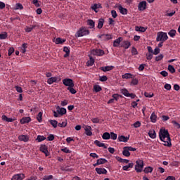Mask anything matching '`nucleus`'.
Wrapping results in <instances>:
<instances>
[{"instance_id": "8fccbe9b", "label": "nucleus", "mask_w": 180, "mask_h": 180, "mask_svg": "<svg viewBox=\"0 0 180 180\" xmlns=\"http://www.w3.org/2000/svg\"><path fill=\"white\" fill-rule=\"evenodd\" d=\"M99 81L101 82H106L108 81V77L106 76H100L99 77Z\"/></svg>"}, {"instance_id": "a211bd4d", "label": "nucleus", "mask_w": 180, "mask_h": 180, "mask_svg": "<svg viewBox=\"0 0 180 180\" xmlns=\"http://www.w3.org/2000/svg\"><path fill=\"white\" fill-rule=\"evenodd\" d=\"M129 137L128 136H123V135H120V136H118V140H119V141H120V142H123V143H127V141H129Z\"/></svg>"}, {"instance_id": "a878e982", "label": "nucleus", "mask_w": 180, "mask_h": 180, "mask_svg": "<svg viewBox=\"0 0 180 180\" xmlns=\"http://www.w3.org/2000/svg\"><path fill=\"white\" fill-rule=\"evenodd\" d=\"M122 78L123 79H130L133 78V75H131V73H125L122 75Z\"/></svg>"}, {"instance_id": "f8f14e48", "label": "nucleus", "mask_w": 180, "mask_h": 180, "mask_svg": "<svg viewBox=\"0 0 180 180\" xmlns=\"http://www.w3.org/2000/svg\"><path fill=\"white\" fill-rule=\"evenodd\" d=\"M84 130L86 136H92V127L91 126L85 125Z\"/></svg>"}, {"instance_id": "473e14b6", "label": "nucleus", "mask_w": 180, "mask_h": 180, "mask_svg": "<svg viewBox=\"0 0 180 180\" xmlns=\"http://www.w3.org/2000/svg\"><path fill=\"white\" fill-rule=\"evenodd\" d=\"M148 136L150 137V139H155V137H157V134H155V131L150 130L148 132Z\"/></svg>"}, {"instance_id": "0e129e2a", "label": "nucleus", "mask_w": 180, "mask_h": 180, "mask_svg": "<svg viewBox=\"0 0 180 180\" xmlns=\"http://www.w3.org/2000/svg\"><path fill=\"white\" fill-rule=\"evenodd\" d=\"M98 8H99V5H98V4H96L91 6V9H92L93 11H94V12H98V11H96V9H98Z\"/></svg>"}, {"instance_id": "39448f33", "label": "nucleus", "mask_w": 180, "mask_h": 180, "mask_svg": "<svg viewBox=\"0 0 180 180\" xmlns=\"http://www.w3.org/2000/svg\"><path fill=\"white\" fill-rule=\"evenodd\" d=\"M62 82L63 85H65V86H68V88H71L75 86L74 80H72V79L65 78L63 79Z\"/></svg>"}, {"instance_id": "ddd939ff", "label": "nucleus", "mask_w": 180, "mask_h": 180, "mask_svg": "<svg viewBox=\"0 0 180 180\" xmlns=\"http://www.w3.org/2000/svg\"><path fill=\"white\" fill-rule=\"evenodd\" d=\"M13 179L14 180H23L25 179V176L24 174H18L13 176Z\"/></svg>"}, {"instance_id": "6e6d98bb", "label": "nucleus", "mask_w": 180, "mask_h": 180, "mask_svg": "<svg viewBox=\"0 0 180 180\" xmlns=\"http://www.w3.org/2000/svg\"><path fill=\"white\" fill-rule=\"evenodd\" d=\"M162 58H164V55L160 54L155 57V61H161V60H162Z\"/></svg>"}, {"instance_id": "6e6552de", "label": "nucleus", "mask_w": 180, "mask_h": 180, "mask_svg": "<svg viewBox=\"0 0 180 180\" xmlns=\"http://www.w3.org/2000/svg\"><path fill=\"white\" fill-rule=\"evenodd\" d=\"M39 150L40 151H41V153L45 154L46 157H49V155H50V154L49 153L48 148L46 145H41L39 148Z\"/></svg>"}, {"instance_id": "864d4df0", "label": "nucleus", "mask_w": 180, "mask_h": 180, "mask_svg": "<svg viewBox=\"0 0 180 180\" xmlns=\"http://www.w3.org/2000/svg\"><path fill=\"white\" fill-rule=\"evenodd\" d=\"M53 179H54V176L53 175L44 176L43 178L44 180H51Z\"/></svg>"}, {"instance_id": "20e7f679", "label": "nucleus", "mask_w": 180, "mask_h": 180, "mask_svg": "<svg viewBox=\"0 0 180 180\" xmlns=\"http://www.w3.org/2000/svg\"><path fill=\"white\" fill-rule=\"evenodd\" d=\"M144 168V161L142 160H138L136 161V165H135V171L136 172H143V169Z\"/></svg>"}, {"instance_id": "c03bdc74", "label": "nucleus", "mask_w": 180, "mask_h": 180, "mask_svg": "<svg viewBox=\"0 0 180 180\" xmlns=\"http://www.w3.org/2000/svg\"><path fill=\"white\" fill-rule=\"evenodd\" d=\"M68 91H69V92H70V94H72V95H75L77 90L75 89L74 86L72 87H68L67 88Z\"/></svg>"}, {"instance_id": "5fc2aeb1", "label": "nucleus", "mask_w": 180, "mask_h": 180, "mask_svg": "<svg viewBox=\"0 0 180 180\" xmlns=\"http://www.w3.org/2000/svg\"><path fill=\"white\" fill-rule=\"evenodd\" d=\"M15 52V49L13 47H11L9 49H8V55L9 56H12V54H13V53Z\"/></svg>"}, {"instance_id": "4468645a", "label": "nucleus", "mask_w": 180, "mask_h": 180, "mask_svg": "<svg viewBox=\"0 0 180 180\" xmlns=\"http://www.w3.org/2000/svg\"><path fill=\"white\" fill-rule=\"evenodd\" d=\"M131 46V44L129 41H123L121 43V47H123L124 49H125V50H127V49H129V47H130Z\"/></svg>"}, {"instance_id": "bf43d9fd", "label": "nucleus", "mask_w": 180, "mask_h": 180, "mask_svg": "<svg viewBox=\"0 0 180 180\" xmlns=\"http://www.w3.org/2000/svg\"><path fill=\"white\" fill-rule=\"evenodd\" d=\"M15 89L17 91V92H19V94H22V92H23L22 87H20L19 86H15Z\"/></svg>"}, {"instance_id": "5701e85b", "label": "nucleus", "mask_w": 180, "mask_h": 180, "mask_svg": "<svg viewBox=\"0 0 180 180\" xmlns=\"http://www.w3.org/2000/svg\"><path fill=\"white\" fill-rule=\"evenodd\" d=\"M123 40V38L119 37L117 39H115L113 42L114 47H119V45L120 44V41Z\"/></svg>"}, {"instance_id": "423d86ee", "label": "nucleus", "mask_w": 180, "mask_h": 180, "mask_svg": "<svg viewBox=\"0 0 180 180\" xmlns=\"http://www.w3.org/2000/svg\"><path fill=\"white\" fill-rule=\"evenodd\" d=\"M91 54L93 56H98V57H102V56L105 55V51L102 50V49H93L91 51Z\"/></svg>"}, {"instance_id": "dca6fc26", "label": "nucleus", "mask_w": 180, "mask_h": 180, "mask_svg": "<svg viewBox=\"0 0 180 180\" xmlns=\"http://www.w3.org/2000/svg\"><path fill=\"white\" fill-rule=\"evenodd\" d=\"M30 122H32V118H30V117H24L20 120L21 124L30 123Z\"/></svg>"}, {"instance_id": "e433bc0d", "label": "nucleus", "mask_w": 180, "mask_h": 180, "mask_svg": "<svg viewBox=\"0 0 180 180\" xmlns=\"http://www.w3.org/2000/svg\"><path fill=\"white\" fill-rule=\"evenodd\" d=\"M94 91L95 92H101V91H102V87L100 85L95 84L94 86Z\"/></svg>"}, {"instance_id": "412c9836", "label": "nucleus", "mask_w": 180, "mask_h": 180, "mask_svg": "<svg viewBox=\"0 0 180 180\" xmlns=\"http://www.w3.org/2000/svg\"><path fill=\"white\" fill-rule=\"evenodd\" d=\"M94 144L97 146V147H103V148H108V147L105 146V143L99 141L98 140L94 141Z\"/></svg>"}, {"instance_id": "9d476101", "label": "nucleus", "mask_w": 180, "mask_h": 180, "mask_svg": "<svg viewBox=\"0 0 180 180\" xmlns=\"http://www.w3.org/2000/svg\"><path fill=\"white\" fill-rule=\"evenodd\" d=\"M57 112L58 113V115H60V116H64V115H65L67 113V109L64 108H60V106H58L56 108Z\"/></svg>"}, {"instance_id": "49530a36", "label": "nucleus", "mask_w": 180, "mask_h": 180, "mask_svg": "<svg viewBox=\"0 0 180 180\" xmlns=\"http://www.w3.org/2000/svg\"><path fill=\"white\" fill-rule=\"evenodd\" d=\"M167 69L171 74H174L175 72V68H174V66L172 65H169Z\"/></svg>"}, {"instance_id": "69168bd1", "label": "nucleus", "mask_w": 180, "mask_h": 180, "mask_svg": "<svg viewBox=\"0 0 180 180\" xmlns=\"http://www.w3.org/2000/svg\"><path fill=\"white\" fill-rule=\"evenodd\" d=\"M140 126H141V122H140L139 121H137L134 124V127H135V129H137V127H140Z\"/></svg>"}, {"instance_id": "f3484780", "label": "nucleus", "mask_w": 180, "mask_h": 180, "mask_svg": "<svg viewBox=\"0 0 180 180\" xmlns=\"http://www.w3.org/2000/svg\"><path fill=\"white\" fill-rule=\"evenodd\" d=\"M20 141H24V143H27L29 141V136L27 135H20L18 136Z\"/></svg>"}, {"instance_id": "393cba45", "label": "nucleus", "mask_w": 180, "mask_h": 180, "mask_svg": "<svg viewBox=\"0 0 180 180\" xmlns=\"http://www.w3.org/2000/svg\"><path fill=\"white\" fill-rule=\"evenodd\" d=\"M1 119L2 120H4L8 122H11V123H12V122H15V119L8 118L6 115H2Z\"/></svg>"}, {"instance_id": "f03ea898", "label": "nucleus", "mask_w": 180, "mask_h": 180, "mask_svg": "<svg viewBox=\"0 0 180 180\" xmlns=\"http://www.w3.org/2000/svg\"><path fill=\"white\" fill-rule=\"evenodd\" d=\"M167 40H168L167 32H159L157 33L156 41H167Z\"/></svg>"}, {"instance_id": "09e8293b", "label": "nucleus", "mask_w": 180, "mask_h": 180, "mask_svg": "<svg viewBox=\"0 0 180 180\" xmlns=\"http://www.w3.org/2000/svg\"><path fill=\"white\" fill-rule=\"evenodd\" d=\"M153 167H148L144 169L143 172H145V174H148L150 172H153Z\"/></svg>"}, {"instance_id": "3c124183", "label": "nucleus", "mask_w": 180, "mask_h": 180, "mask_svg": "<svg viewBox=\"0 0 180 180\" xmlns=\"http://www.w3.org/2000/svg\"><path fill=\"white\" fill-rule=\"evenodd\" d=\"M110 139H112V140H116L117 139V134H115L114 132H110Z\"/></svg>"}, {"instance_id": "7ed1b4c3", "label": "nucleus", "mask_w": 180, "mask_h": 180, "mask_svg": "<svg viewBox=\"0 0 180 180\" xmlns=\"http://www.w3.org/2000/svg\"><path fill=\"white\" fill-rule=\"evenodd\" d=\"M89 34V30H87L85 27H82L76 33V37H82Z\"/></svg>"}, {"instance_id": "6ab92c4d", "label": "nucleus", "mask_w": 180, "mask_h": 180, "mask_svg": "<svg viewBox=\"0 0 180 180\" xmlns=\"http://www.w3.org/2000/svg\"><path fill=\"white\" fill-rule=\"evenodd\" d=\"M122 155L124 157H129L130 155V150H129L127 146L123 148Z\"/></svg>"}, {"instance_id": "2eb2a0df", "label": "nucleus", "mask_w": 180, "mask_h": 180, "mask_svg": "<svg viewBox=\"0 0 180 180\" xmlns=\"http://www.w3.org/2000/svg\"><path fill=\"white\" fill-rule=\"evenodd\" d=\"M115 68L114 66H105V67H101L100 70L103 71V72H108V71H112Z\"/></svg>"}, {"instance_id": "4be33fe9", "label": "nucleus", "mask_w": 180, "mask_h": 180, "mask_svg": "<svg viewBox=\"0 0 180 180\" xmlns=\"http://www.w3.org/2000/svg\"><path fill=\"white\" fill-rule=\"evenodd\" d=\"M116 160L117 161H118L119 162H122L123 164H129V160L127 159H123L119 156L116 157Z\"/></svg>"}, {"instance_id": "72a5a7b5", "label": "nucleus", "mask_w": 180, "mask_h": 180, "mask_svg": "<svg viewBox=\"0 0 180 180\" xmlns=\"http://www.w3.org/2000/svg\"><path fill=\"white\" fill-rule=\"evenodd\" d=\"M87 25L90 26V29H94V27H95V21L93 20H88Z\"/></svg>"}, {"instance_id": "4c0bfd02", "label": "nucleus", "mask_w": 180, "mask_h": 180, "mask_svg": "<svg viewBox=\"0 0 180 180\" xmlns=\"http://www.w3.org/2000/svg\"><path fill=\"white\" fill-rule=\"evenodd\" d=\"M49 123H51V126H53L54 129L57 128V125L58 124V122H57V120H50Z\"/></svg>"}, {"instance_id": "052dcab7", "label": "nucleus", "mask_w": 180, "mask_h": 180, "mask_svg": "<svg viewBox=\"0 0 180 180\" xmlns=\"http://www.w3.org/2000/svg\"><path fill=\"white\" fill-rule=\"evenodd\" d=\"M172 124H174V127H176L177 129H180V124L178 123L176 121H172Z\"/></svg>"}, {"instance_id": "7c9ffc66", "label": "nucleus", "mask_w": 180, "mask_h": 180, "mask_svg": "<svg viewBox=\"0 0 180 180\" xmlns=\"http://www.w3.org/2000/svg\"><path fill=\"white\" fill-rule=\"evenodd\" d=\"M121 94L124 95V96H127V98H129L130 96V93H129V91L126 89H121Z\"/></svg>"}, {"instance_id": "1a4fd4ad", "label": "nucleus", "mask_w": 180, "mask_h": 180, "mask_svg": "<svg viewBox=\"0 0 180 180\" xmlns=\"http://www.w3.org/2000/svg\"><path fill=\"white\" fill-rule=\"evenodd\" d=\"M96 172H97V174H98V175H102V174H103L104 175H106L108 174V170H106V169L105 168H96Z\"/></svg>"}, {"instance_id": "e2e57ef3", "label": "nucleus", "mask_w": 180, "mask_h": 180, "mask_svg": "<svg viewBox=\"0 0 180 180\" xmlns=\"http://www.w3.org/2000/svg\"><path fill=\"white\" fill-rule=\"evenodd\" d=\"M58 126L59 127H67V122H63L62 123H58Z\"/></svg>"}, {"instance_id": "f704fd0d", "label": "nucleus", "mask_w": 180, "mask_h": 180, "mask_svg": "<svg viewBox=\"0 0 180 180\" xmlns=\"http://www.w3.org/2000/svg\"><path fill=\"white\" fill-rule=\"evenodd\" d=\"M56 44H63V43H65V39H63L60 37L56 39L55 41Z\"/></svg>"}, {"instance_id": "c85d7f7f", "label": "nucleus", "mask_w": 180, "mask_h": 180, "mask_svg": "<svg viewBox=\"0 0 180 180\" xmlns=\"http://www.w3.org/2000/svg\"><path fill=\"white\" fill-rule=\"evenodd\" d=\"M134 166V163H129L128 165L123 166L122 169L123 171H128L129 168H133Z\"/></svg>"}, {"instance_id": "0eeeda50", "label": "nucleus", "mask_w": 180, "mask_h": 180, "mask_svg": "<svg viewBox=\"0 0 180 180\" xmlns=\"http://www.w3.org/2000/svg\"><path fill=\"white\" fill-rule=\"evenodd\" d=\"M146 8H147V1H141L138 5L139 11H146Z\"/></svg>"}, {"instance_id": "bb28decb", "label": "nucleus", "mask_w": 180, "mask_h": 180, "mask_svg": "<svg viewBox=\"0 0 180 180\" xmlns=\"http://www.w3.org/2000/svg\"><path fill=\"white\" fill-rule=\"evenodd\" d=\"M103 23H105V20L103 18L99 19L97 26L98 29H102L103 27Z\"/></svg>"}, {"instance_id": "774afa93", "label": "nucleus", "mask_w": 180, "mask_h": 180, "mask_svg": "<svg viewBox=\"0 0 180 180\" xmlns=\"http://www.w3.org/2000/svg\"><path fill=\"white\" fill-rule=\"evenodd\" d=\"M131 84H132V85H137L139 84V79H137V78L133 79Z\"/></svg>"}, {"instance_id": "13d9d810", "label": "nucleus", "mask_w": 180, "mask_h": 180, "mask_svg": "<svg viewBox=\"0 0 180 180\" xmlns=\"http://www.w3.org/2000/svg\"><path fill=\"white\" fill-rule=\"evenodd\" d=\"M131 53L133 54V56H137L139 54V52L137 51V49L135 47L132 48Z\"/></svg>"}, {"instance_id": "c9c22d12", "label": "nucleus", "mask_w": 180, "mask_h": 180, "mask_svg": "<svg viewBox=\"0 0 180 180\" xmlns=\"http://www.w3.org/2000/svg\"><path fill=\"white\" fill-rule=\"evenodd\" d=\"M102 139L103 140H109L110 139V134H109V132H105L103 135H102Z\"/></svg>"}, {"instance_id": "58836bf2", "label": "nucleus", "mask_w": 180, "mask_h": 180, "mask_svg": "<svg viewBox=\"0 0 180 180\" xmlns=\"http://www.w3.org/2000/svg\"><path fill=\"white\" fill-rule=\"evenodd\" d=\"M36 27V25H32L31 27H26L25 30L27 33H30L33 29Z\"/></svg>"}, {"instance_id": "ea45409f", "label": "nucleus", "mask_w": 180, "mask_h": 180, "mask_svg": "<svg viewBox=\"0 0 180 180\" xmlns=\"http://www.w3.org/2000/svg\"><path fill=\"white\" fill-rule=\"evenodd\" d=\"M37 140L38 143H41V141H44V140H46V137H44V136L38 135L37 137Z\"/></svg>"}, {"instance_id": "4d7b16f0", "label": "nucleus", "mask_w": 180, "mask_h": 180, "mask_svg": "<svg viewBox=\"0 0 180 180\" xmlns=\"http://www.w3.org/2000/svg\"><path fill=\"white\" fill-rule=\"evenodd\" d=\"M15 9H20V10H22V9H23V5H22V4H20V3H18V4H16V5H15Z\"/></svg>"}, {"instance_id": "79ce46f5", "label": "nucleus", "mask_w": 180, "mask_h": 180, "mask_svg": "<svg viewBox=\"0 0 180 180\" xmlns=\"http://www.w3.org/2000/svg\"><path fill=\"white\" fill-rule=\"evenodd\" d=\"M8 37V33L6 32H4L3 33L0 34V39L5 40Z\"/></svg>"}, {"instance_id": "b1692460", "label": "nucleus", "mask_w": 180, "mask_h": 180, "mask_svg": "<svg viewBox=\"0 0 180 180\" xmlns=\"http://www.w3.org/2000/svg\"><path fill=\"white\" fill-rule=\"evenodd\" d=\"M57 79H58L57 77H51L48 79L47 83L49 85H51V84H54V82H57Z\"/></svg>"}, {"instance_id": "cd10ccee", "label": "nucleus", "mask_w": 180, "mask_h": 180, "mask_svg": "<svg viewBox=\"0 0 180 180\" xmlns=\"http://www.w3.org/2000/svg\"><path fill=\"white\" fill-rule=\"evenodd\" d=\"M63 51H64L65 53H66L64 55V58H67V57H70V49H68V47L64 46V47H63Z\"/></svg>"}, {"instance_id": "37998d69", "label": "nucleus", "mask_w": 180, "mask_h": 180, "mask_svg": "<svg viewBox=\"0 0 180 180\" xmlns=\"http://www.w3.org/2000/svg\"><path fill=\"white\" fill-rule=\"evenodd\" d=\"M169 36H170V37H175V35L176 34V30H171L169 32H168Z\"/></svg>"}, {"instance_id": "680f3d73", "label": "nucleus", "mask_w": 180, "mask_h": 180, "mask_svg": "<svg viewBox=\"0 0 180 180\" xmlns=\"http://www.w3.org/2000/svg\"><path fill=\"white\" fill-rule=\"evenodd\" d=\"M146 57L147 60H153V53H146Z\"/></svg>"}, {"instance_id": "2f4dec72", "label": "nucleus", "mask_w": 180, "mask_h": 180, "mask_svg": "<svg viewBox=\"0 0 180 180\" xmlns=\"http://www.w3.org/2000/svg\"><path fill=\"white\" fill-rule=\"evenodd\" d=\"M150 119L152 123H155V122H157V115H155V112L151 114Z\"/></svg>"}, {"instance_id": "de8ad7c7", "label": "nucleus", "mask_w": 180, "mask_h": 180, "mask_svg": "<svg viewBox=\"0 0 180 180\" xmlns=\"http://www.w3.org/2000/svg\"><path fill=\"white\" fill-rule=\"evenodd\" d=\"M42 116H43V112H39L37 116V121L39 122V123H41V120H42Z\"/></svg>"}, {"instance_id": "f257e3e1", "label": "nucleus", "mask_w": 180, "mask_h": 180, "mask_svg": "<svg viewBox=\"0 0 180 180\" xmlns=\"http://www.w3.org/2000/svg\"><path fill=\"white\" fill-rule=\"evenodd\" d=\"M159 137L161 141H163V146L165 147H171V137H169V132L167 129H160L159 131Z\"/></svg>"}, {"instance_id": "603ef678", "label": "nucleus", "mask_w": 180, "mask_h": 180, "mask_svg": "<svg viewBox=\"0 0 180 180\" xmlns=\"http://www.w3.org/2000/svg\"><path fill=\"white\" fill-rule=\"evenodd\" d=\"M112 96V99L114 101H116L117 102V101H119V97L122 98V96L119 94H113Z\"/></svg>"}, {"instance_id": "aec40b11", "label": "nucleus", "mask_w": 180, "mask_h": 180, "mask_svg": "<svg viewBox=\"0 0 180 180\" xmlns=\"http://www.w3.org/2000/svg\"><path fill=\"white\" fill-rule=\"evenodd\" d=\"M118 9L122 15H127V9L123 8L122 5L118 6Z\"/></svg>"}, {"instance_id": "a19ab883", "label": "nucleus", "mask_w": 180, "mask_h": 180, "mask_svg": "<svg viewBox=\"0 0 180 180\" xmlns=\"http://www.w3.org/2000/svg\"><path fill=\"white\" fill-rule=\"evenodd\" d=\"M26 49H27V44L24 43L21 47V53H22V54H25V53H26Z\"/></svg>"}, {"instance_id": "9b49d317", "label": "nucleus", "mask_w": 180, "mask_h": 180, "mask_svg": "<svg viewBox=\"0 0 180 180\" xmlns=\"http://www.w3.org/2000/svg\"><path fill=\"white\" fill-rule=\"evenodd\" d=\"M99 39H102L103 40H110L112 39V35L109 34H103L98 36Z\"/></svg>"}, {"instance_id": "338daca9", "label": "nucleus", "mask_w": 180, "mask_h": 180, "mask_svg": "<svg viewBox=\"0 0 180 180\" xmlns=\"http://www.w3.org/2000/svg\"><path fill=\"white\" fill-rule=\"evenodd\" d=\"M154 56H157V54H160V48H155L153 52Z\"/></svg>"}, {"instance_id": "c756f323", "label": "nucleus", "mask_w": 180, "mask_h": 180, "mask_svg": "<svg viewBox=\"0 0 180 180\" xmlns=\"http://www.w3.org/2000/svg\"><path fill=\"white\" fill-rule=\"evenodd\" d=\"M106 162H108V160L105 158H100L97 160V164H98V165H103V164H106Z\"/></svg>"}, {"instance_id": "a18cd8bd", "label": "nucleus", "mask_w": 180, "mask_h": 180, "mask_svg": "<svg viewBox=\"0 0 180 180\" xmlns=\"http://www.w3.org/2000/svg\"><path fill=\"white\" fill-rule=\"evenodd\" d=\"M94 64H95V60L92 57H90V60L87 62V65L92 67Z\"/></svg>"}]
</instances>
